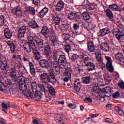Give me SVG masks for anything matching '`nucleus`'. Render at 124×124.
Segmentation results:
<instances>
[{"instance_id":"1","label":"nucleus","mask_w":124,"mask_h":124,"mask_svg":"<svg viewBox=\"0 0 124 124\" xmlns=\"http://www.w3.org/2000/svg\"><path fill=\"white\" fill-rule=\"evenodd\" d=\"M40 77L41 81L45 84H47V83H55L57 81L55 74L52 72L48 73H43Z\"/></svg>"},{"instance_id":"2","label":"nucleus","mask_w":124,"mask_h":124,"mask_svg":"<svg viewBox=\"0 0 124 124\" xmlns=\"http://www.w3.org/2000/svg\"><path fill=\"white\" fill-rule=\"evenodd\" d=\"M10 76L12 79H7L5 81V84L9 88L14 86L15 82H17V71L15 66L11 68Z\"/></svg>"},{"instance_id":"3","label":"nucleus","mask_w":124,"mask_h":124,"mask_svg":"<svg viewBox=\"0 0 124 124\" xmlns=\"http://www.w3.org/2000/svg\"><path fill=\"white\" fill-rule=\"evenodd\" d=\"M44 50V54L46 56V59L48 61H52V52H51V46H50V44L48 42L44 43L42 47Z\"/></svg>"},{"instance_id":"4","label":"nucleus","mask_w":124,"mask_h":124,"mask_svg":"<svg viewBox=\"0 0 124 124\" xmlns=\"http://www.w3.org/2000/svg\"><path fill=\"white\" fill-rule=\"evenodd\" d=\"M19 89L21 92H25L24 93V95L26 96V97H31V98L33 97V93L31 92V90L30 89L27 90V89H28V86L25 82L19 84Z\"/></svg>"},{"instance_id":"5","label":"nucleus","mask_w":124,"mask_h":124,"mask_svg":"<svg viewBox=\"0 0 124 124\" xmlns=\"http://www.w3.org/2000/svg\"><path fill=\"white\" fill-rule=\"evenodd\" d=\"M23 46L24 48V50L26 53H31V49L33 52L34 49L36 48L35 45L32 44H30L28 43V41L23 40L22 41Z\"/></svg>"},{"instance_id":"6","label":"nucleus","mask_w":124,"mask_h":124,"mask_svg":"<svg viewBox=\"0 0 124 124\" xmlns=\"http://www.w3.org/2000/svg\"><path fill=\"white\" fill-rule=\"evenodd\" d=\"M112 33L115 35L119 42H124V31H120L118 29H115L113 30Z\"/></svg>"},{"instance_id":"7","label":"nucleus","mask_w":124,"mask_h":124,"mask_svg":"<svg viewBox=\"0 0 124 124\" xmlns=\"http://www.w3.org/2000/svg\"><path fill=\"white\" fill-rule=\"evenodd\" d=\"M105 59L107 61L106 64L107 70L110 72V73H113L114 72V67H113V63L112 62L113 61L112 59H111L110 57L106 55L105 56Z\"/></svg>"},{"instance_id":"8","label":"nucleus","mask_w":124,"mask_h":124,"mask_svg":"<svg viewBox=\"0 0 124 124\" xmlns=\"http://www.w3.org/2000/svg\"><path fill=\"white\" fill-rule=\"evenodd\" d=\"M12 13L14 15H16L17 17H21L23 15L22 13V8L19 6L12 8Z\"/></svg>"},{"instance_id":"9","label":"nucleus","mask_w":124,"mask_h":124,"mask_svg":"<svg viewBox=\"0 0 124 124\" xmlns=\"http://www.w3.org/2000/svg\"><path fill=\"white\" fill-rule=\"evenodd\" d=\"M26 31H27V27L24 25L20 27L17 31V37L18 38H23V37H24Z\"/></svg>"},{"instance_id":"10","label":"nucleus","mask_w":124,"mask_h":124,"mask_svg":"<svg viewBox=\"0 0 124 124\" xmlns=\"http://www.w3.org/2000/svg\"><path fill=\"white\" fill-rule=\"evenodd\" d=\"M39 64L42 68L45 69H49L50 67V63L47 59H42L39 61Z\"/></svg>"},{"instance_id":"11","label":"nucleus","mask_w":124,"mask_h":124,"mask_svg":"<svg viewBox=\"0 0 124 124\" xmlns=\"http://www.w3.org/2000/svg\"><path fill=\"white\" fill-rule=\"evenodd\" d=\"M88 49L91 53H93L95 51V46L94 45V43H93V40L90 39L88 40L87 43Z\"/></svg>"},{"instance_id":"12","label":"nucleus","mask_w":124,"mask_h":124,"mask_svg":"<svg viewBox=\"0 0 124 124\" xmlns=\"http://www.w3.org/2000/svg\"><path fill=\"white\" fill-rule=\"evenodd\" d=\"M48 11H49V9L46 7L43 8L40 11H38V8L36 10V12L38 13V16L40 18H43L48 13Z\"/></svg>"},{"instance_id":"13","label":"nucleus","mask_w":124,"mask_h":124,"mask_svg":"<svg viewBox=\"0 0 124 124\" xmlns=\"http://www.w3.org/2000/svg\"><path fill=\"white\" fill-rule=\"evenodd\" d=\"M51 16L55 25L56 26H59L60 25V23H61V17L59 16V15H58L57 13H52Z\"/></svg>"},{"instance_id":"14","label":"nucleus","mask_w":124,"mask_h":124,"mask_svg":"<svg viewBox=\"0 0 124 124\" xmlns=\"http://www.w3.org/2000/svg\"><path fill=\"white\" fill-rule=\"evenodd\" d=\"M41 32L45 38H48L49 37L50 31L49 30V28L48 27L46 26H43L42 28Z\"/></svg>"},{"instance_id":"15","label":"nucleus","mask_w":124,"mask_h":124,"mask_svg":"<svg viewBox=\"0 0 124 124\" xmlns=\"http://www.w3.org/2000/svg\"><path fill=\"white\" fill-rule=\"evenodd\" d=\"M80 57L83 60V63H84L86 66L92 62V59L84 53L80 55Z\"/></svg>"},{"instance_id":"16","label":"nucleus","mask_w":124,"mask_h":124,"mask_svg":"<svg viewBox=\"0 0 124 124\" xmlns=\"http://www.w3.org/2000/svg\"><path fill=\"white\" fill-rule=\"evenodd\" d=\"M109 33H110V29L108 27H105L100 30L98 36H100V37L105 36L106 34H108Z\"/></svg>"},{"instance_id":"17","label":"nucleus","mask_w":124,"mask_h":124,"mask_svg":"<svg viewBox=\"0 0 124 124\" xmlns=\"http://www.w3.org/2000/svg\"><path fill=\"white\" fill-rule=\"evenodd\" d=\"M74 90H75L77 93H79L80 90H81V81L80 80V78L76 79L74 81Z\"/></svg>"},{"instance_id":"18","label":"nucleus","mask_w":124,"mask_h":124,"mask_svg":"<svg viewBox=\"0 0 124 124\" xmlns=\"http://www.w3.org/2000/svg\"><path fill=\"white\" fill-rule=\"evenodd\" d=\"M64 5H65V3L62 0H60L56 4V10L57 11H62L64 8Z\"/></svg>"},{"instance_id":"19","label":"nucleus","mask_w":124,"mask_h":124,"mask_svg":"<svg viewBox=\"0 0 124 124\" xmlns=\"http://www.w3.org/2000/svg\"><path fill=\"white\" fill-rule=\"evenodd\" d=\"M28 25L31 29H36L40 28V26L38 25L36 21L33 20H30L28 22Z\"/></svg>"},{"instance_id":"20","label":"nucleus","mask_w":124,"mask_h":124,"mask_svg":"<svg viewBox=\"0 0 124 124\" xmlns=\"http://www.w3.org/2000/svg\"><path fill=\"white\" fill-rule=\"evenodd\" d=\"M100 48L102 50V51H104V52H109L110 51V47H109V45H108V44L106 42L101 43L100 45Z\"/></svg>"},{"instance_id":"21","label":"nucleus","mask_w":124,"mask_h":124,"mask_svg":"<svg viewBox=\"0 0 124 124\" xmlns=\"http://www.w3.org/2000/svg\"><path fill=\"white\" fill-rule=\"evenodd\" d=\"M115 58L116 60L119 61V64H121L122 63H124V55H123V53L121 52H119L117 54L115 55Z\"/></svg>"},{"instance_id":"22","label":"nucleus","mask_w":124,"mask_h":124,"mask_svg":"<svg viewBox=\"0 0 124 124\" xmlns=\"http://www.w3.org/2000/svg\"><path fill=\"white\" fill-rule=\"evenodd\" d=\"M58 62L60 63V65H63V64H65L66 62H67L65 55L62 54L61 55L59 58H58Z\"/></svg>"},{"instance_id":"23","label":"nucleus","mask_w":124,"mask_h":124,"mask_svg":"<svg viewBox=\"0 0 124 124\" xmlns=\"http://www.w3.org/2000/svg\"><path fill=\"white\" fill-rule=\"evenodd\" d=\"M32 93L34 94L36 100L37 101H40L41 98H42V93H41V92L36 90Z\"/></svg>"},{"instance_id":"24","label":"nucleus","mask_w":124,"mask_h":124,"mask_svg":"<svg viewBox=\"0 0 124 124\" xmlns=\"http://www.w3.org/2000/svg\"><path fill=\"white\" fill-rule=\"evenodd\" d=\"M4 36L7 39H11L12 37V32L9 28H7L4 30Z\"/></svg>"},{"instance_id":"25","label":"nucleus","mask_w":124,"mask_h":124,"mask_svg":"<svg viewBox=\"0 0 124 124\" xmlns=\"http://www.w3.org/2000/svg\"><path fill=\"white\" fill-rule=\"evenodd\" d=\"M27 35L28 43L35 45V43L33 41L34 39L33 38V37L32 36V34H31V32H28L27 33Z\"/></svg>"},{"instance_id":"26","label":"nucleus","mask_w":124,"mask_h":124,"mask_svg":"<svg viewBox=\"0 0 124 124\" xmlns=\"http://www.w3.org/2000/svg\"><path fill=\"white\" fill-rule=\"evenodd\" d=\"M25 9L27 12L30 14V15H31L32 16H34V15H35V9H34V8L31 6H26Z\"/></svg>"},{"instance_id":"27","label":"nucleus","mask_w":124,"mask_h":124,"mask_svg":"<svg viewBox=\"0 0 124 124\" xmlns=\"http://www.w3.org/2000/svg\"><path fill=\"white\" fill-rule=\"evenodd\" d=\"M26 82V78H25V77L24 76H19L17 77H16V82H15L14 85H16V84H23L24 83H25Z\"/></svg>"},{"instance_id":"28","label":"nucleus","mask_w":124,"mask_h":124,"mask_svg":"<svg viewBox=\"0 0 124 124\" xmlns=\"http://www.w3.org/2000/svg\"><path fill=\"white\" fill-rule=\"evenodd\" d=\"M0 67L2 70H6V68L9 67V61L7 60L4 62L0 63Z\"/></svg>"},{"instance_id":"29","label":"nucleus","mask_w":124,"mask_h":124,"mask_svg":"<svg viewBox=\"0 0 124 124\" xmlns=\"http://www.w3.org/2000/svg\"><path fill=\"white\" fill-rule=\"evenodd\" d=\"M105 12L107 17L109 18L110 21H114V15H113L112 11L110 9H107L105 10Z\"/></svg>"},{"instance_id":"30","label":"nucleus","mask_w":124,"mask_h":124,"mask_svg":"<svg viewBox=\"0 0 124 124\" xmlns=\"http://www.w3.org/2000/svg\"><path fill=\"white\" fill-rule=\"evenodd\" d=\"M86 66L87 67V71L88 72L93 71V70H94L95 69V64L93 62H92V61L88 63Z\"/></svg>"},{"instance_id":"31","label":"nucleus","mask_w":124,"mask_h":124,"mask_svg":"<svg viewBox=\"0 0 124 124\" xmlns=\"http://www.w3.org/2000/svg\"><path fill=\"white\" fill-rule=\"evenodd\" d=\"M34 40L38 46L41 48L44 44L43 40L37 37L36 36L34 37Z\"/></svg>"},{"instance_id":"32","label":"nucleus","mask_w":124,"mask_h":124,"mask_svg":"<svg viewBox=\"0 0 124 124\" xmlns=\"http://www.w3.org/2000/svg\"><path fill=\"white\" fill-rule=\"evenodd\" d=\"M7 44L9 46L11 53H15V49H16V45H15V44L13 42L8 41Z\"/></svg>"},{"instance_id":"33","label":"nucleus","mask_w":124,"mask_h":124,"mask_svg":"<svg viewBox=\"0 0 124 124\" xmlns=\"http://www.w3.org/2000/svg\"><path fill=\"white\" fill-rule=\"evenodd\" d=\"M33 53L36 61H39L41 59V54H40V52H39L36 48L34 49Z\"/></svg>"},{"instance_id":"34","label":"nucleus","mask_w":124,"mask_h":124,"mask_svg":"<svg viewBox=\"0 0 124 124\" xmlns=\"http://www.w3.org/2000/svg\"><path fill=\"white\" fill-rule=\"evenodd\" d=\"M72 73V69L70 67H67L64 72V76L68 77L69 78H71V74Z\"/></svg>"},{"instance_id":"35","label":"nucleus","mask_w":124,"mask_h":124,"mask_svg":"<svg viewBox=\"0 0 124 124\" xmlns=\"http://www.w3.org/2000/svg\"><path fill=\"white\" fill-rule=\"evenodd\" d=\"M70 37H71L70 34L68 33L65 34L64 37V42L66 43V44H71V43H72V41L70 40Z\"/></svg>"},{"instance_id":"36","label":"nucleus","mask_w":124,"mask_h":124,"mask_svg":"<svg viewBox=\"0 0 124 124\" xmlns=\"http://www.w3.org/2000/svg\"><path fill=\"white\" fill-rule=\"evenodd\" d=\"M38 87L40 89L41 93H44L45 94L48 93V90H46L45 86L43 84L38 85Z\"/></svg>"},{"instance_id":"37","label":"nucleus","mask_w":124,"mask_h":124,"mask_svg":"<svg viewBox=\"0 0 124 124\" xmlns=\"http://www.w3.org/2000/svg\"><path fill=\"white\" fill-rule=\"evenodd\" d=\"M82 83L83 84H85V85H88L90 84V82H91V77L90 76H86L82 78Z\"/></svg>"},{"instance_id":"38","label":"nucleus","mask_w":124,"mask_h":124,"mask_svg":"<svg viewBox=\"0 0 124 124\" xmlns=\"http://www.w3.org/2000/svg\"><path fill=\"white\" fill-rule=\"evenodd\" d=\"M50 41L51 42L52 46H58V42L56 36L51 37L50 38Z\"/></svg>"},{"instance_id":"39","label":"nucleus","mask_w":124,"mask_h":124,"mask_svg":"<svg viewBox=\"0 0 124 124\" xmlns=\"http://www.w3.org/2000/svg\"><path fill=\"white\" fill-rule=\"evenodd\" d=\"M29 66L30 68V72L31 75L34 76L35 75V69H34V66L31 62H29Z\"/></svg>"},{"instance_id":"40","label":"nucleus","mask_w":124,"mask_h":124,"mask_svg":"<svg viewBox=\"0 0 124 124\" xmlns=\"http://www.w3.org/2000/svg\"><path fill=\"white\" fill-rule=\"evenodd\" d=\"M82 16L83 17L84 20L86 21V22H87V21H89V20L91 19V16H90V14L88 13V12H84L82 13Z\"/></svg>"},{"instance_id":"41","label":"nucleus","mask_w":124,"mask_h":124,"mask_svg":"<svg viewBox=\"0 0 124 124\" xmlns=\"http://www.w3.org/2000/svg\"><path fill=\"white\" fill-rule=\"evenodd\" d=\"M50 64H51V66L53 68H57L59 67V65H60L58 61H54H54H50Z\"/></svg>"},{"instance_id":"42","label":"nucleus","mask_w":124,"mask_h":124,"mask_svg":"<svg viewBox=\"0 0 124 124\" xmlns=\"http://www.w3.org/2000/svg\"><path fill=\"white\" fill-rule=\"evenodd\" d=\"M48 93H50V94H51V95H53V96H54V95H56V91H55V89L54 88V87H53V86L50 85L49 87H48Z\"/></svg>"},{"instance_id":"43","label":"nucleus","mask_w":124,"mask_h":124,"mask_svg":"<svg viewBox=\"0 0 124 124\" xmlns=\"http://www.w3.org/2000/svg\"><path fill=\"white\" fill-rule=\"evenodd\" d=\"M69 11V12L68 13L67 15V19H68V20H70V21H72V20H75L76 17H74V12H71L70 11Z\"/></svg>"},{"instance_id":"44","label":"nucleus","mask_w":124,"mask_h":124,"mask_svg":"<svg viewBox=\"0 0 124 124\" xmlns=\"http://www.w3.org/2000/svg\"><path fill=\"white\" fill-rule=\"evenodd\" d=\"M31 88L32 93H34V91H37V84L36 82L33 81L31 84Z\"/></svg>"},{"instance_id":"45","label":"nucleus","mask_w":124,"mask_h":124,"mask_svg":"<svg viewBox=\"0 0 124 124\" xmlns=\"http://www.w3.org/2000/svg\"><path fill=\"white\" fill-rule=\"evenodd\" d=\"M13 59H15V61L16 62H22V58L21 57V55H14Z\"/></svg>"},{"instance_id":"46","label":"nucleus","mask_w":124,"mask_h":124,"mask_svg":"<svg viewBox=\"0 0 124 124\" xmlns=\"http://www.w3.org/2000/svg\"><path fill=\"white\" fill-rule=\"evenodd\" d=\"M32 2L36 7H39L41 5V0H32Z\"/></svg>"},{"instance_id":"47","label":"nucleus","mask_w":124,"mask_h":124,"mask_svg":"<svg viewBox=\"0 0 124 124\" xmlns=\"http://www.w3.org/2000/svg\"><path fill=\"white\" fill-rule=\"evenodd\" d=\"M5 22V17H4V16H0V27H3V26H4Z\"/></svg>"},{"instance_id":"48","label":"nucleus","mask_w":124,"mask_h":124,"mask_svg":"<svg viewBox=\"0 0 124 124\" xmlns=\"http://www.w3.org/2000/svg\"><path fill=\"white\" fill-rule=\"evenodd\" d=\"M53 55V61H59V59L61 55L59 54V53L57 52H54L52 54Z\"/></svg>"},{"instance_id":"49","label":"nucleus","mask_w":124,"mask_h":124,"mask_svg":"<svg viewBox=\"0 0 124 124\" xmlns=\"http://www.w3.org/2000/svg\"><path fill=\"white\" fill-rule=\"evenodd\" d=\"M96 59L98 62H103V57H102L100 53H98V55L96 56Z\"/></svg>"},{"instance_id":"50","label":"nucleus","mask_w":124,"mask_h":124,"mask_svg":"<svg viewBox=\"0 0 124 124\" xmlns=\"http://www.w3.org/2000/svg\"><path fill=\"white\" fill-rule=\"evenodd\" d=\"M104 93H106V94H109V95H111V94L112 93V91H111V88L110 87L108 86L106 87L104 89Z\"/></svg>"},{"instance_id":"51","label":"nucleus","mask_w":124,"mask_h":124,"mask_svg":"<svg viewBox=\"0 0 124 124\" xmlns=\"http://www.w3.org/2000/svg\"><path fill=\"white\" fill-rule=\"evenodd\" d=\"M87 29L88 31H93L94 30V26L92 22H89L87 26Z\"/></svg>"},{"instance_id":"52","label":"nucleus","mask_w":124,"mask_h":124,"mask_svg":"<svg viewBox=\"0 0 124 124\" xmlns=\"http://www.w3.org/2000/svg\"><path fill=\"white\" fill-rule=\"evenodd\" d=\"M2 107L3 109H5V110H7L9 107H10V102L8 103H2L1 104Z\"/></svg>"},{"instance_id":"53","label":"nucleus","mask_w":124,"mask_h":124,"mask_svg":"<svg viewBox=\"0 0 124 124\" xmlns=\"http://www.w3.org/2000/svg\"><path fill=\"white\" fill-rule=\"evenodd\" d=\"M70 44H67L66 45H65V51L66 53H69L70 51L71 50V46H70Z\"/></svg>"},{"instance_id":"54","label":"nucleus","mask_w":124,"mask_h":124,"mask_svg":"<svg viewBox=\"0 0 124 124\" xmlns=\"http://www.w3.org/2000/svg\"><path fill=\"white\" fill-rule=\"evenodd\" d=\"M105 79L106 81L110 82L111 81V76L109 74H106L105 76Z\"/></svg>"},{"instance_id":"55","label":"nucleus","mask_w":124,"mask_h":124,"mask_svg":"<svg viewBox=\"0 0 124 124\" xmlns=\"http://www.w3.org/2000/svg\"><path fill=\"white\" fill-rule=\"evenodd\" d=\"M5 90V85L1 81H0V91L3 92Z\"/></svg>"},{"instance_id":"56","label":"nucleus","mask_w":124,"mask_h":124,"mask_svg":"<svg viewBox=\"0 0 124 124\" xmlns=\"http://www.w3.org/2000/svg\"><path fill=\"white\" fill-rule=\"evenodd\" d=\"M73 29L75 31H78L79 29H80V25L78 23H74L73 24Z\"/></svg>"},{"instance_id":"57","label":"nucleus","mask_w":124,"mask_h":124,"mask_svg":"<svg viewBox=\"0 0 124 124\" xmlns=\"http://www.w3.org/2000/svg\"><path fill=\"white\" fill-rule=\"evenodd\" d=\"M78 58H79V56H78L77 54H73L71 60L72 61V62H75V61H76Z\"/></svg>"},{"instance_id":"58","label":"nucleus","mask_w":124,"mask_h":124,"mask_svg":"<svg viewBox=\"0 0 124 124\" xmlns=\"http://www.w3.org/2000/svg\"><path fill=\"white\" fill-rule=\"evenodd\" d=\"M92 0H84L83 4L84 5H90V4H92Z\"/></svg>"},{"instance_id":"59","label":"nucleus","mask_w":124,"mask_h":124,"mask_svg":"<svg viewBox=\"0 0 124 124\" xmlns=\"http://www.w3.org/2000/svg\"><path fill=\"white\" fill-rule=\"evenodd\" d=\"M55 71L54 72L55 75H59V74H61V68L60 67H58L57 68H55Z\"/></svg>"},{"instance_id":"60","label":"nucleus","mask_w":124,"mask_h":124,"mask_svg":"<svg viewBox=\"0 0 124 124\" xmlns=\"http://www.w3.org/2000/svg\"><path fill=\"white\" fill-rule=\"evenodd\" d=\"M7 61H8V59L5 57V56H1L0 57V63L1 62L3 63L4 62H6Z\"/></svg>"},{"instance_id":"61","label":"nucleus","mask_w":124,"mask_h":124,"mask_svg":"<svg viewBox=\"0 0 124 124\" xmlns=\"http://www.w3.org/2000/svg\"><path fill=\"white\" fill-rule=\"evenodd\" d=\"M120 96V93L119 92H116L112 94V97L113 98H118Z\"/></svg>"},{"instance_id":"62","label":"nucleus","mask_w":124,"mask_h":124,"mask_svg":"<svg viewBox=\"0 0 124 124\" xmlns=\"http://www.w3.org/2000/svg\"><path fill=\"white\" fill-rule=\"evenodd\" d=\"M118 87L121 89V90H124V81H122L121 82L118 83Z\"/></svg>"},{"instance_id":"63","label":"nucleus","mask_w":124,"mask_h":124,"mask_svg":"<svg viewBox=\"0 0 124 124\" xmlns=\"http://www.w3.org/2000/svg\"><path fill=\"white\" fill-rule=\"evenodd\" d=\"M61 30L62 31H66L67 30H68V26L67 25H62L61 26Z\"/></svg>"},{"instance_id":"64","label":"nucleus","mask_w":124,"mask_h":124,"mask_svg":"<svg viewBox=\"0 0 124 124\" xmlns=\"http://www.w3.org/2000/svg\"><path fill=\"white\" fill-rule=\"evenodd\" d=\"M94 6L93 5V3L92 4H90V5H88V10H89L90 11L94 10Z\"/></svg>"}]
</instances>
